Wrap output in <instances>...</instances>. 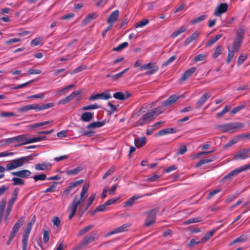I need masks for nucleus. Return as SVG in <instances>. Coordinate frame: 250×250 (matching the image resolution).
<instances>
[{"label": "nucleus", "instance_id": "43", "mask_svg": "<svg viewBox=\"0 0 250 250\" xmlns=\"http://www.w3.org/2000/svg\"><path fill=\"white\" fill-rule=\"evenodd\" d=\"M12 180L13 182V183H12V185L14 186L23 185L25 183V182L23 180H22L21 178H20L18 177H13L12 179Z\"/></svg>", "mask_w": 250, "mask_h": 250}, {"label": "nucleus", "instance_id": "49", "mask_svg": "<svg viewBox=\"0 0 250 250\" xmlns=\"http://www.w3.org/2000/svg\"><path fill=\"white\" fill-rule=\"evenodd\" d=\"M33 178L36 182L38 181H44L46 178V175L45 174H41L33 176Z\"/></svg>", "mask_w": 250, "mask_h": 250}, {"label": "nucleus", "instance_id": "36", "mask_svg": "<svg viewBox=\"0 0 250 250\" xmlns=\"http://www.w3.org/2000/svg\"><path fill=\"white\" fill-rule=\"evenodd\" d=\"M216 159L215 157H212L211 158H208L206 159H204L200 160L196 165V167H200L201 165L209 163L214 161Z\"/></svg>", "mask_w": 250, "mask_h": 250}, {"label": "nucleus", "instance_id": "23", "mask_svg": "<svg viewBox=\"0 0 250 250\" xmlns=\"http://www.w3.org/2000/svg\"><path fill=\"white\" fill-rule=\"evenodd\" d=\"M219 229V228L213 229L210 231L207 232L201 240V243H205L208 241Z\"/></svg>", "mask_w": 250, "mask_h": 250}, {"label": "nucleus", "instance_id": "58", "mask_svg": "<svg viewBox=\"0 0 250 250\" xmlns=\"http://www.w3.org/2000/svg\"><path fill=\"white\" fill-rule=\"evenodd\" d=\"M115 170V168L114 167H111L109 169H108L106 173L103 175V179H105L106 177L113 173V172Z\"/></svg>", "mask_w": 250, "mask_h": 250}, {"label": "nucleus", "instance_id": "62", "mask_svg": "<svg viewBox=\"0 0 250 250\" xmlns=\"http://www.w3.org/2000/svg\"><path fill=\"white\" fill-rule=\"evenodd\" d=\"M247 59V55H241L238 58L237 61V65H240L241 64H242Z\"/></svg>", "mask_w": 250, "mask_h": 250}, {"label": "nucleus", "instance_id": "47", "mask_svg": "<svg viewBox=\"0 0 250 250\" xmlns=\"http://www.w3.org/2000/svg\"><path fill=\"white\" fill-rule=\"evenodd\" d=\"M173 130V128H171L170 129H169L168 128H166V129L161 130L156 134V136H163L167 134L172 133Z\"/></svg>", "mask_w": 250, "mask_h": 250}, {"label": "nucleus", "instance_id": "30", "mask_svg": "<svg viewBox=\"0 0 250 250\" xmlns=\"http://www.w3.org/2000/svg\"><path fill=\"white\" fill-rule=\"evenodd\" d=\"M98 17L97 14L96 13L89 14L84 19L83 23L84 24H87L90 22L92 20L96 19Z\"/></svg>", "mask_w": 250, "mask_h": 250}, {"label": "nucleus", "instance_id": "14", "mask_svg": "<svg viewBox=\"0 0 250 250\" xmlns=\"http://www.w3.org/2000/svg\"><path fill=\"white\" fill-rule=\"evenodd\" d=\"M246 171L243 166H241L238 168H235V169L231 171L228 174L224 176L223 178V180H226L228 179H231L234 176L237 175L240 173Z\"/></svg>", "mask_w": 250, "mask_h": 250}, {"label": "nucleus", "instance_id": "11", "mask_svg": "<svg viewBox=\"0 0 250 250\" xmlns=\"http://www.w3.org/2000/svg\"><path fill=\"white\" fill-rule=\"evenodd\" d=\"M156 217V211L152 210L147 213V216L145 220V225L149 227L155 222Z\"/></svg>", "mask_w": 250, "mask_h": 250}, {"label": "nucleus", "instance_id": "35", "mask_svg": "<svg viewBox=\"0 0 250 250\" xmlns=\"http://www.w3.org/2000/svg\"><path fill=\"white\" fill-rule=\"evenodd\" d=\"M222 37V34H217L215 35L213 38H211L208 42L206 43L207 47L210 46L216 42L218 40H219Z\"/></svg>", "mask_w": 250, "mask_h": 250}, {"label": "nucleus", "instance_id": "25", "mask_svg": "<svg viewBox=\"0 0 250 250\" xmlns=\"http://www.w3.org/2000/svg\"><path fill=\"white\" fill-rule=\"evenodd\" d=\"M200 34L199 32H194L191 35L186 39L184 42V45L186 46L193 41L197 40L199 37Z\"/></svg>", "mask_w": 250, "mask_h": 250}, {"label": "nucleus", "instance_id": "12", "mask_svg": "<svg viewBox=\"0 0 250 250\" xmlns=\"http://www.w3.org/2000/svg\"><path fill=\"white\" fill-rule=\"evenodd\" d=\"M81 91H74L72 92L69 95L66 96L65 98L60 100L58 104H65L69 103L71 101L73 100L77 96L81 93Z\"/></svg>", "mask_w": 250, "mask_h": 250}, {"label": "nucleus", "instance_id": "61", "mask_svg": "<svg viewBox=\"0 0 250 250\" xmlns=\"http://www.w3.org/2000/svg\"><path fill=\"white\" fill-rule=\"evenodd\" d=\"M246 240L245 236L244 235H241L239 236V237L237 238L236 239H234L232 242L230 244V245L237 243H240Z\"/></svg>", "mask_w": 250, "mask_h": 250}, {"label": "nucleus", "instance_id": "18", "mask_svg": "<svg viewBox=\"0 0 250 250\" xmlns=\"http://www.w3.org/2000/svg\"><path fill=\"white\" fill-rule=\"evenodd\" d=\"M196 70V68L195 67H192L187 70L180 78V82L181 83L182 81L188 79L195 72Z\"/></svg>", "mask_w": 250, "mask_h": 250}, {"label": "nucleus", "instance_id": "38", "mask_svg": "<svg viewBox=\"0 0 250 250\" xmlns=\"http://www.w3.org/2000/svg\"><path fill=\"white\" fill-rule=\"evenodd\" d=\"M46 137L43 136V137H34L32 138H28L27 137V140L26 141L25 143H27V144L35 143V142H38L41 141H43L45 140Z\"/></svg>", "mask_w": 250, "mask_h": 250}, {"label": "nucleus", "instance_id": "27", "mask_svg": "<svg viewBox=\"0 0 250 250\" xmlns=\"http://www.w3.org/2000/svg\"><path fill=\"white\" fill-rule=\"evenodd\" d=\"M96 234H93L91 235L87 236L84 237L81 242V245L83 246L87 245L94 241Z\"/></svg>", "mask_w": 250, "mask_h": 250}, {"label": "nucleus", "instance_id": "8", "mask_svg": "<svg viewBox=\"0 0 250 250\" xmlns=\"http://www.w3.org/2000/svg\"><path fill=\"white\" fill-rule=\"evenodd\" d=\"M158 69L159 67L157 65H152L151 62L143 65L139 68V70L141 71L148 69L146 73L147 75H151L155 73L158 71Z\"/></svg>", "mask_w": 250, "mask_h": 250}, {"label": "nucleus", "instance_id": "24", "mask_svg": "<svg viewBox=\"0 0 250 250\" xmlns=\"http://www.w3.org/2000/svg\"><path fill=\"white\" fill-rule=\"evenodd\" d=\"M52 165L49 162L38 164L35 165V169L37 170H49L51 168Z\"/></svg>", "mask_w": 250, "mask_h": 250}, {"label": "nucleus", "instance_id": "52", "mask_svg": "<svg viewBox=\"0 0 250 250\" xmlns=\"http://www.w3.org/2000/svg\"><path fill=\"white\" fill-rule=\"evenodd\" d=\"M230 107L229 106H226L220 112L216 114L217 118L221 117L223 115L229 112Z\"/></svg>", "mask_w": 250, "mask_h": 250}, {"label": "nucleus", "instance_id": "40", "mask_svg": "<svg viewBox=\"0 0 250 250\" xmlns=\"http://www.w3.org/2000/svg\"><path fill=\"white\" fill-rule=\"evenodd\" d=\"M223 47L221 45H218L215 48L214 52L212 55L214 59L217 58L220 54H222Z\"/></svg>", "mask_w": 250, "mask_h": 250}, {"label": "nucleus", "instance_id": "10", "mask_svg": "<svg viewBox=\"0 0 250 250\" xmlns=\"http://www.w3.org/2000/svg\"><path fill=\"white\" fill-rule=\"evenodd\" d=\"M54 106V104L52 103L39 105L38 104H29L30 110H35L36 111H42L46 109Z\"/></svg>", "mask_w": 250, "mask_h": 250}, {"label": "nucleus", "instance_id": "39", "mask_svg": "<svg viewBox=\"0 0 250 250\" xmlns=\"http://www.w3.org/2000/svg\"><path fill=\"white\" fill-rule=\"evenodd\" d=\"M43 40L42 37H40L36 38L31 41L30 44L32 46H37L40 44L42 45L43 43Z\"/></svg>", "mask_w": 250, "mask_h": 250}, {"label": "nucleus", "instance_id": "37", "mask_svg": "<svg viewBox=\"0 0 250 250\" xmlns=\"http://www.w3.org/2000/svg\"><path fill=\"white\" fill-rule=\"evenodd\" d=\"M83 170V167L81 166H78L74 169H70L66 172L68 175H76Z\"/></svg>", "mask_w": 250, "mask_h": 250}, {"label": "nucleus", "instance_id": "59", "mask_svg": "<svg viewBox=\"0 0 250 250\" xmlns=\"http://www.w3.org/2000/svg\"><path fill=\"white\" fill-rule=\"evenodd\" d=\"M185 28L184 27H182L180 28H179L178 30H177L176 31L172 33V37L173 38H175L177 36H178L180 34L183 33L185 31Z\"/></svg>", "mask_w": 250, "mask_h": 250}, {"label": "nucleus", "instance_id": "16", "mask_svg": "<svg viewBox=\"0 0 250 250\" xmlns=\"http://www.w3.org/2000/svg\"><path fill=\"white\" fill-rule=\"evenodd\" d=\"M24 223V217H21L13 226L11 233L16 235L20 228Z\"/></svg>", "mask_w": 250, "mask_h": 250}, {"label": "nucleus", "instance_id": "29", "mask_svg": "<svg viewBox=\"0 0 250 250\" xmlns=\"http://www.w3.org/2000/svg\"><path fill=\"white\" fill-rule=\"evenodd\" d=\"M130 224L129 223H126L122 225V226L117 227L115 229L116 234L120 233L128 229V228L130 227Z\"/></svg>", "mask_w": 250, "mask_h": 250}, {"label": "nucleus", "instance_id": "6", "mask_svg": "<svg viewBox=\"0 0 250 250\" xmlns=\"http://www.w3.org/2000/svg\"><path fill=\"white\" fill-rule=\"evenodd\" d=\"M28 136L27 134L20 135L16 137L7 138L5 142L8 144L20 143V144L19 146L26 145L27 143H25V142L27 140Z\"/></svg>", "mask_w": 250, "mask_h": 250}, {"label": "nucleus", "instance_id": "44", "mask_svg": "<svg viewBox=\"0 0 250 250\" xmlns=\"http://www.w3.org/2000/svg\"><path fill=\"white\" fill-rule=\"evenodd\" d=\"M207 17L208 16L206 15H201V16L198 17L197 18H195L192 21H191L190 24H194L198 23L205 20V19H206Z\"/></svg>", "mask_w": 250, "mask_h": 250}, {"label": "nucleus", "instance_id": "42", "mask_svg": "<svg viewBox=\"0 0 250 250\" xmlns=\"http://www.w3.org/2000/svg\"><path fill=\"white\" fill-rule=\"evenodd\" d=\"M93 227L94 226L93 225H89L88 226H87L84 227L79 232L78 235L82 236V235H84L85 233H86L88 231H89L90 229H91L93 228Z\"/></svg>", "mask_w": 250, "mask_h": 250}, {"label": "nucleus", "instance_id": "2", "mask_svg": "<svg viewBox=\"0 0 250 250\" xmlns=\"http://www.w3.org/2000/svg\"><path fill=\"white\" fill-rule=\"evenodd\" d=\"M162 112L161 107H158L153 109L148 110L142 115L141 118L139 119L136 123V125H143L147 122L160 114Z\"/></svg>", "mask_w": 250, "mask_h": 250}, {"label": "nucleus", "instance_id": "19", "mask_svg": "<svg viewBox=\"0 0 250 250\" xmlns=\"http://www.w3.org/2000/svg\"><path fill=\"white\" fill-rule=\"evenodd\" d=\"M35 223V221L31 220L29 223H28L27 225V226L24 230V232L22 236V240L28 241V237L30 231L32 228V226Z\"/></svg>", "mask_w": 250, "mask_h": 250}, {"label": "nucleus", "instance_id": "1", "mask_svg": "<svg viewBox=\"0 0 250 250\" xmlns=\"http://www.w3.org/2000/svg\"><path fill=\"white\" fill-rule=\"evenodd\" d=\"M89 187V184H85L82 188V191H81L80 196L79 197L78 195L75 196L72 203L69 205L67 209L68 211L70 212L68 216L69 220H71L75 215L77 211L78 207L79 206H81V207L83 206V203L87 197L86 193Z\"/></svg>", "mask_w": 250, "mask_h": 250}, {"label": "nucleus", "instance_id": "22", "mask_svg": "<svg viewBox=\"0 0 250 250\" xmlns=\"http://www.w3.org/2000/svg\"><path fill=\"white\" fill-rule=\"evenodd\" d=\"M144 196L139 195V194H136L133 195L132 197L129 198L125 203L124 207H131L134 204V201L143 197Z\"/></svg>", "mask_w": 250, "mask_h": 250}, {"label": "nucleus", "instance_id": "48", "mask_svg": "<svg viewBox=\"0 0 250 250\" xmlns=\"http://www.w3.org/2000/svg\"><path fill=\"white\" fill-rule=\"evenodd\" d=\"M149 22V21L147 19H143L142 21L138 22L135 24L136 28L142 27L146 24H147Z\"/></svg>", "mask_w": 250, "mask_h": 250}, {"label": "nucleus", "instance_id": "3", "mask_svg": "<svg viewBox=\"0 0 250 250\" xmlns=\"http://www.w3.org/2000/svg\"><path fill=\"white\" fill-rule=\"evenodd\" d=\"M245 126L244 123H231L218 125L217 127L223 132H233L235 129H239Z\"/></svg>", "mask_w": 250, "mask_h": 250}, {"label": "nucleus", "instance_id": "56", "mask_svg": "<svg viewBox=\"0 0 250 250\" xmlns=\"http://www.w3.org/2000/svg\"><path fill=\"white\" fill-rule=\"evenodd\" d=\"M6 200L5 199H2L0 202V214L3 215V211L5 208Z\"/></svg>", "mask_w": 250, "mask_h": 250}, {"label": "nucleus", "instance_id": "57", "mask_svg": "<svg viewBox=\"0 0 250 250\" xmlns=\"http://www.w3.org/2000/svg\"><path fill=\"white\" fill-rule=\"evenodd\" d=\"M245 106L244 105H241L238 106L234 107L230 112V113L232 115L235 114L239 112L241 109L244 108Z\"/></svg>", "mask_w": 250, "mask_h": 250}, {"label": "nucleus", "instance_id": "54", "mask_svg": "<svg viewBox=\"0 0 250 250\" xmlns=\"http://www.w3.org/2000/svg\"><path fill=\"white\" fill-rule=\"evenodd\" d=\"M45 93L44 92L33 95L28 97L27 99L35 98V99H43L45 97Z\"/></svg>", "mask_w": 250, "mask_h": 250}, {"label": "nucleus", "instance_id": "34", "mask_svg": "<svg viewBox=\"0 0 250 250\" xmlns=\"http://www.w3.org/2000/svg\"><path fill=\"white\" fill-rule=\"evenodd\" d=\"M146 138L144 137L138 139H136L134 140L135 145L138 148H140L146 144Z\"/></svg>", "mask_w": 250, "mask_h": 250}, {"label": "nucleus", "instance_id": "32", "mask_svg": "<svg viewBox=\"0 0 250 250\" xmlns=\"http://www.w3.org/2000/svg\"><path fill=\"white\" fill-rule=\"evenodd\" d=\"M128 69H129V68H127L125 69H124V70H123L122 71H121L116 74L113 75L112 76H111V80L112 81H116L118 80L121 79L123 77V75L126 72H127V71H128Z\"/></svg>", "mask_w": 250, "mask_h": 250}, {"label": "nucleus", "instance_id": "4", "mask_svg": "<svg viewBox=\"0 0 250 250\" xmlns=\"http://www.w3.org/2000/svg\"><path fill=\"white\" fill-rule=\"evenodd\" d=\"M30 159L29 157H23L13 160L11 162L6 164L5 169L6 170L9 171L21 167Z\"/></svg>", "mask_w": 250, "mask_h": 250}, {"label": "nucleus", "instance_id": "31", "mask_svg": "<svg viewBox=\"0 0 250 250\" xmlns=\"http://www.w3.org/2000/svg\"><path fill=\"white\" fill-rule=\"evenodd\" d=\"M104 125V123L102 122H93L87 126V128L90 129H95L97 128H99L102 127Z\"/></svg>", "mask_w": 250, "mask_h": 250}, {"label": "nucleus", "instance_id": "5", "mask_svg": "<svg viewBox=\"0 0 250 250\" xmlns=\"http://www.w3.org/2000/svg\"><path fill=\"white\" fill-rule=\"evenodd\" d=\"M244 34V30L242 29L238 30L233 42L232 51L237 52L239 50L243 42Z\"/></svg>", "mask_w": 250, "mask_h": 250}, {"label": "nucleus", "instance_id": "13", "mask_svg": "<svg viewBox=\"0 0 250 250\" xmlns=\"http://www.w3.org/2000/svg\"><path fill=\"white\" fill-rule=\"evenodd\" d=\"M228 8V5L226 3H222L219 4L215 8L213 14L215 16L220 17L221 15L225 13Z\"/></svg>", "mask_w": 250, "mask_h": 250}, {"label": "nucleus", "instance_id": "21", "mask_svg": "<svg viewBox=\"0 0 250 250\" xmlns=\"http://www.w3.org/2000/svg\"><path fill=\"white\" fill-rule=\"evenodd\" d=\"M179 98V96L172 95L170 96L167 100L162 102V105L165 106L170 105L175 103Z\"/></svg>", "mask_w": 250, "mask_h": 250}, {"label": "nucleus", "instance_id": "55", "mask_svg": "<svg viewBox=\"0 0 250 250\" xmlns=\"http://www.w3.org/2000/svg\"><path fill=\"white\" fill-rule=\"evenodd\" d=\"M128 42H124L122 43H121V44H120L119 45H118L117 47L114 48L113 49V50L116 51H119L122 50L123 49L126 47L128 46Z\"/></svg>", "mask_w": 250, "mask_h": 250}, {"label": "nucleus", "instance_id": "63", "mask_svg": "<svg viewBox=\"0 0 250 250\" xmlns=\"http://www.w3.org/2000/svg\"><path fill=\"white\" fill-rule=\"evenodd\" d=\"M27 73L29 75L39 74L42 73V70L38 69H30L28 70Z\"/></svg>", "mask_w": 250, "mask_h": 250}, {"label": "nucleus", "instance_id": "15", "mask_svg": "<svg viewBox=\"0 0 250 250\" xmlns=\"http://www.w3.org/2000/svg\"><path fill=\"white\" fill-rule=\"evenodd\" d=\"M11 174L20 178H28L31 174V172L29 170L22 169L18 171L12 172Z\"/></svg>", "mask_w": 250, "mask_h": 250}, {"label": "nucleus", "instance_id": "9", "mask_svg": "<svg viewBox=\"0 0 250 250\" xmlns=\"http://www.w3.org/2000/svg\"><path fill=\"white\" fill-rule=\"evenodd\" d=\"M111 98V96L108 91H104L101 93L92 95L89 98V101H94L98 99L107 100Z\"/></svg>", "mask_w": 250, "mask_h": 250}, {"label": "nucleus", "instance_id": "60", "mask_svg": "<svg viewBox=\"0 0 250 250\" xmlns=\"http://www.w3.org/2000/svg\"><path fill=\"white\" fill-rule=\"evenodd\" d=\"M187 151V148L186 146H180L177 152V154L182 155Z\"/></svg>", "mask_w": 250, "mask_h": 250}, {"label": "nucleus", "instance_id": "64", "mask_svg": "<svg viewBox=\"0 0 250 250\" xmlns=\"http://www.w3.org/2000/svg\"><path fill=\"white\" fill-rule=\"evenodd\" d=\"M30 110L29 104L23 106L18 109V111L20 113H24Z\"/></svg>", "mask_w": 250, "mask_h": 250}, {"label": "nucleus", "instance_id": "41", "mask_svg": "<svg viewBox=\"0 0 250 250\" xmlns=\"http://www.w3.org/2000/svg\"><path fill=\"white\" fill-rule=\"evenodd\" d=\"M202 220V219L200 217H197L195 218H191L184 222V225H188L189 224L197 223L201 222Z\"/></svg>", "mask_w": 250, "mask_h": 250}, {"label": "nucleus", "instance_id": "28", "mask_svg": "<svg viewBox=\"0 0 250 250\" xmlns=\"http://www.w3.org/2000/svg\"><path fill=\"white\" fill-rule=\"evenodd\" d=\"M93 118V114L89 112L83 113L81 116L82 121L85 122H88Z\"/></svg>", "mask_w": 250, "mask_h": 250}, {"label": "nucleus", "instance_id": "17", "mask_svg": "<svg viewBox=\"0 0 250 250\" xmlns=\"http://www.w3.org/2000/svg\"><path fill=\"white\" fill-rule=\"evenodd\" d=\"M119 15V11L118 10H116L112 12L107 20V22L111 26H112L114 23H115L118 19Z\"/></svg>", "mask_w": 250, "mask_h": 250}, {"label": "nucleus", "instance_id": "20", "mask_svg": "<svg viewBox=\"0 0 250 250\" xmlns=\"http://www.w3.org/2000/svg\"><path fill=\"white\" fill-rule=\"evenodd\" d=\"M82 181V180H81L71 183L69 186L63 191V195L66 196L68 195L72 190L76 187L79 184H80Z\"/></svg>", "mask_w": 250, "mask_h": 250}, {"label": "nucleus", "instance_id": "51", "mask_svg": "<svg viewBox=\"0 0 250 250\" xmlns=\"http://www.w3.org/2000/svg\"><path fill=\"white\" fill-rule=\"evenodd\" d=\"M228 49L229 50V53H228V58L227 60V63H229L231 61V60L232 59V58L234 56V53L235 52L230 50L229 47V46L228 47Z\"/></svg>", "mask_w": 250, "mask_h": 250}, {"label": "nucleus", "instance_id": "53", "mask_svg": "<svg viewBox=\"0 0 250 250\" xmlns=\"http://www.w3.org/2000/svg\"><path fill=\"white\" fill-rule=\"evenodd\" d=\"M241 138V136L238 135L236 136L235 138L231 140L227 144V146H230L236 143Z\"/></svg>", "mask_w": 250, "mask_h": 250}, {"label": "nucleus", "instance_id": "45", "mask_svg": "<svg viewBox=\"0 0 250 250\" xmlns=\"http://www.w3.org/2000/svg\"><path fill=\"white\" fill-rule=\"evenodd\" d=\"M96 197V193H92L88 199L87 205L84 208V210H87L88 208L92 205L93 201L95 200Z\"/></svg>", "mask_w": 250, "mask_h": 250}, {"label": "nucleus", "instance_id": "7", "mask_svg": "<svg viewBox=\"0 0 250 250\" xmlns=\"http://www.w3.org/2000/svg\"><path fill=\"white\" fill-rule=\"evenodd\" d=\"M250 147L244 148L237 151L234 155L233 160H245L250 157Z\"/></svg>", "mask_w": 250, "mask_h": 250}, {"label": "nucleus", "instance_id": "50", "mask_svg": "<svg viewBox=\"0 0 250 250\" xmlns=\"http://www.w3.org/2000/svg\"><path fill=\"white\" fill-rule=\"evenodd\" d=\"M207 54H200L194 58L193 61L194 62L202 61L204 60L207 58Z\"/></svg>", "mask_w": 250, "mask_h": 250}, {"label": "nucleus", "instance_id": "33", "mask_svg": "<svg viewBox=\"0 0 250 250\" xmlns=\"http://www.w3.org/2000/svg\"><path fill=\"white\" fill-rule=\"evenodd\" d=\"M130 96L129 94L125 95L121 92H117L113 94V97L116 99L124 100L127 99Z\"/></svg>", "mask_w": 250, "mask_h": 250}, {"label": "nucleus", "instance_id": "46", "mask_svg": "<svg viewBox=\"0 0 250 250\" xmlns=\"http://www.w3.org/2000/svg\"><path fill=\"white\" fill-rule=\"evenodd\" d=\"M100 107V106L99 105L97 104H89L86 106H84L82 108L83 110H93L99 108Z\"/></svg>", "mask_w": 250, "mask_h": 250}, {"label": "nucleus", "instance_id": "26", "mask_svg": "<svg viewBox=\"0 0 250 250\" xmlns=\"http://www.w3.org/2000/svg\"><path fill=\"white\" fill-rule=\"evenodd\" d=\"M210 95L209 93H205L197 101V104H198L197 108H200L202 106L207 100L210 97Z\"/></svg>", "mask_w": 250, "mask_h": 250}]
</instances>
